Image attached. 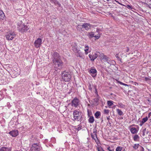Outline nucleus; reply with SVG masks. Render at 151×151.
Wrapping results in <instances>:
<instances>
[{
    "label": "nucleus",
    "instance_id": "obj_1",
    "mask_svg": "<svg viewBox=\"0 0 151 151\" xmlns=\"http://www.w3.org/2000/svg\"><path fill=\"white\" fill-rule=\"evenodd\" d=\"M81 47L77 44L74 43L72 46V50L75 53V55L77 57L82 58L83 55V54L80 50Z\"/></svg>",
    "mask_w": 151,
    "mask_h": 151
},
{
    "label": "nucleus",
    "instance_id": "obj_2",
    "mask_svg": "<svg viewBox=\"0 0 151 151\" xmlns=\"http://www.w3.org/2000/svg\"><path fill=\"white\" fill-rule=\"evenodd\" d=\"M62 78L63 81L69 82L71 78V75L68 71L64 70L62 71L61 73Z\"/></svg>",
    "mask_w": 151,
    "mask_h": 151
},
{
    "label": "nucleus",
    "instance_id": "obj_3",
    "mask_svg": "<svg viewBox=\"0 0 151 151\" xmlns=\"http://www.w3.org/2000/svg\"><path fill=\"white\" fill-rule=\"evenodd\" d=\"M73 116L74 121H79L81 120L82 115L81 113L76 110L73 111Z\"/></svg>",
    "mask_w": 151,
    "mask_h": 151
},
{
    "label": "nucleus",
    "instance_id": "obj_4",
    "mask_svg": "<svg viewBox=\"0 0 151 151\" xmlns=\"http://www.w3.org/2000/svg\"><path fill=\"white\" fill-rule=\"evenodd\" d=\"M54 55H56V56H58V57L57 58H54L52 61L53 63L55 65L61 68L63 65V63L60 59L58 58L59 54L57 52H55L54 53Z\"/></svg>",
    "mask_w": 151,
    "mask_h": 151
},
{
    "label": "nucleus",
    "instance_id": "obj_5",
    "mask_svg": "<svg viewBox=\"0 0 151 151\" xmlns=\"http://www.w3.org/2000/svg\"><path fill=\"white\" fill-rule=\"evenodd\" d=\"M16 36L14 32H7L5 35V37L8 40H12Z\"/></svg>",
    "mask_w": 151,
    "mask_h": 151
},
{
    "label": "nucleus",
    "instance_id": "obj_6",
    "mask_svg": "<svg viewBox=\"0 0 151 151\" xmlns=\"http://www.w3.org/2000/svg\"><path fill=\"white\" fill-rule=\"evenodd\" d=\"M146 69L145 68H143L141 70V73H143L144 74L141 75V73L139 74V76L141 79H143V80H145L146 81H147L150 80L148 77H147L145 76L146 72Z\"/></svg>",
    "mask_w": 151,
    "mask_h": 151
},
{
    "label": "nucleus",
    "instance_id": "obj_7",
    "mask_svg": "<svg viewBox=\"0 0 151 151\" xmlns=\"http://www.w3.org/2000/svg\"><path fill=\"white\" fill-rule=\"evenodd\" d=\"M80 104V101L77 97H75L71 102V106L75 108L77 107Z\"/></svg>",
    "mask_w": 151,
    "mask_h": 151
},
{
    "label": "nucleus",
    "instance_id": "obj_8",
    "mask_svg": "<svg viewBox=\"0 0 151 151\" xmlns=\"http://www.w3.org/2000/svg\"><path fill=\"white\" fill-rule=\"evenodd\" d=\"M41 148L39 145L35 143L32 145L30 150L31 151H40Z\"/></svg>",
    "mask_w": 151,
    "mask_h": 151
},
{
    "label": "nucleus",
    "instance_id": "obj_9",
    "mask_svg": "<svg viewBox=\"0 0 151 151\" xmlns=\"http://www.w3.org/2000/svg\"><path fill=\"white\" fill-rule=\"evenodd\" d=\"M91 136L92 139L95 140L96 143L97 144L98 143L99 141L97 136L96 129H93V133L91 134Z\"/></svg>",
    "mask_w": 151,
    "mask_h": 151
},
{
    "label": "nucleus",
    "instance_id": "obj_10",
    "mask_svg": "<svg viewBox=\"0 0 151 151\" xmlns=\"http://www.w3.org/2000/svg\"><path fill=\"white\" fill-rule=\"evenodd\" d=\"M42 43V39L40 38H38L37 40H35L34 42V45L36 48L40 47Z\"/></svg>",
    "mask_w": 151,
    "mask_h": 151
},
{
    "label": "nucleus",
    "instance_id": "obj_11",
    "mask_svg": "<svg viewBox=\"0 0 151 151\" xmlns=\"http://www.w3.org/2000/svg\"><path fill=\"white\" fill-rule=\"evenodd\" d=\"M91 61H94L98 57V54L97 52H93L92 54H90L88 55Z\"/></svg>",
    "mask_w": 151,
    "mask_h": 151
},
{
    "label": "nucleus",
    "instance_id": "obj_12",
    "mask_svg": "<svg viewBox=\"0 0 151 151\" xmlns=\"http://www.w3.org/2000/svg\"><path fill=\"white\" fill-rule=\"evenodd\" d=\"M29 29V27L26 25H25L24 24L22 25V27H21L19 30L20 32H26Z\"/></svg>",
    "mask_w": 151,
    "mask_h": 151
},
{
    "label": "nucleus",
    "instance_id": "obj_13",
    "mask_svg": "<svg viewBox=\"0 0 151 151\" xmlns=\"http://www.w3.org/2000/svg\"><path fill=\"white\" fill-rule=\"evenodd\" d=\"M92 25L89 23H85L82 25V27L86 30H88L90 29Z\"/></svg>",
    "mask_w": 151,
    "mask_h": 151
},
{
    "label": "nucleus",
    "instance_id": "obj_14",
    "mask_svg": "<svg viewBox=\"0 0 151 151\" xmlns=\"http://www.w3.org/2000/svg\"><path fill=\"white\" fill-rule=\"evenodd\" d=\"M9 134L13 137H16L18 134V131L17 130H14L10 131Z\"/></svg>",
    "mask_w": 151,
    "mask_h": 151
},
{
    "label": "nucleus",
    "instance_id": "obj_15",
    "mask_svg": "<svg viewBox=\"0 0 151 151\" xmlns=\"http://www.w3.org/2000/svg\"><path fill=\"white\" fill-rule=\"evenodd\" d=\"M101 59L102 60H104V61H106L108 63L110 60L109 58L107 56L104 55L103 54L101 55Z\"/></svg>",
    "mask_w": 151,
    "mask_h": 151
},
{
    "label": "nucleus",
    "instance_id": "obj_16",
    "mask_svg": "<svg viewBox=\"0 0 151 151\" xmlns=\"http://www.w3.org/2000/svg\"><path fill=\"white\" fill-rule=\"evenodd\" d=\"M11 147H2L0 149V151H11Z\"/></svg>",
    "mask_w": 151,
    "mask_h": 151
},
{
    "label": "nucleus",
    "instance_id": "obj_17",
    "mask_svg": "<svg viewBox=\"0 0 151 151\" xmlns=\"http://www.w3.org/2000/svg\"><path fill=\"white\" fill-rule=\"evenodd\" d=\"M5 17V15L4 12L1 10H0V19L4 20Z\"/></svg>",
    "mask_w": 151,
    "mask_h": 151
},
{
    "label": "nucleus",
    "instance_id": "obj_18",
    "mask_svg": "<svg viewBox=\"0 0 151 151\" xmlns=\"http://www.w3.org/2000/svg\"><path fill=\"white\" fill-rule=\"evenodd\" d=\"M24 24L22 22L21 20H18L17 22V25L18 26V28L19 30V29Z\"/></svg>",
    "mask_w": 151,
    "mask_h": 151
},
{
    "label": "nucleus",
    "instance_id": "obj_19",
    "mask_svg": "<svg viewBox=\"0 0 151 151\" xmlns=\"http://www.w3.org/2000/svg\"><path fill=\"white\" fill-rule=\"evenodd\" d=\"M131 133L132 134L137 133L138 132L136 129L135 127H133L130 129Z\"/></svg>",
    "mask_w": 151,
    "mask_h": 151
},
{
    "label": "nucleus",
    "instance_id": "obj_20",
    "mask_svg": "<svg viewBox=\"0 0 151 151\" xmlns=\"http://www.w3.org/2000/svg\"><path fill=\"white\" fill-rule=\"evenodd\" d=\"M116 111L119 115L121 116H123L124 114L123 112L122 111L119 109H116Z\"/></svg>",
    "mask_w": 151,
    "mask_h": 151
},
{
    "label": "nucleus",
    "instance_id": "obj_21",
    "mask_svg": "<svg viewBox=\"0 0 151 151\" xmlns=\"http://www.w3.org/2000/svg\"><path fill=\"white\" fill-rule=\"evenodd\" d=\"M94 119L93 116H89V119L88 120L89 122L91 123H92L94 122Z\"/></svg>",
    "mask_w": 151,
    "mask_h": 151
},
{
    "label": "nucleus",
    "instance_id": "obj_22",
    "mask_svg": "<svg viewBox=\"0 0 151 151\" xmlns=\"http://www.w3.org/2000/svg\"><path fill=\"white\" fill-rule=\"evenodd\" d=\"M84 51L86 55H87L88 53V50L89 47L88 45H85V47Z\"/></svg>",
    "mask_w": 151,
    "mask_h": 151
},
{
    "label": "nucleus",
    "instance_id": "obj_23",
    "mask_svg": "<svg viewBox=\"0 0 151 151\" xmlns=\"http://www.w3.org/2000/svg\"><path fill=\"white\" fill-rule=\"evenodd\" d=\"M94 34L93 32H89L88 34V36L89 38H92L94 37Z\"/></svg>",
    "mask_w": 151,
    "mask_h": 151
},
{
    "label": "nucleus",
    "instance_id": "obj_24",
    "mask_svg": "<svg viewBox=\"0 0 151 151\" xmlns=\"http://www.w3.org/2000/svg\"><path fill=\"white\" fill-rule=\"evenodd\" d=\"M139 139V137L137 134L135 135L133 139L135 141H138Z\"/></svg>",
    "mask_w": 151,
    "mask_h": 151
},
{
    "label": "nucleus",
    "instance_id": "obj_25",
    "mask_svg": "<svg viewBox=\"0 0 151 151\" xmlns=\"http://www.w3.org/2000/svg\"><path fill=\"white\" fill-rule=\"evenodd\" d=\"M101 112L100 111H96L95 114V117L97 119L99 118V117L101 115Z\"/></svg>",
    "mask_w": 151,
    "mask_h": 151
},
{
    "label": "nucleus",
    "instance_id": "obj_26",
    "mask_svg": "<svg viewBox=\"0 0 151 151\" xmlns=\"http://www.w3.org/2000/svg\"><path fill=\"white\" fill-rule=\"evenodd\" d=\"M113 102L112 101H107V104L109 108L113 104Z\"/></svg>",
    "mask_w": 151,
    "mask_h": 151
},
{
    "label": "nucleus",
    "instance_id": "obj_27",
    "mask_svg": "<svg viewBox=\"0 0 151 151\" xmlns=\"http://www.w3.org/2000/svg\"><path fill=\"white\" fill-rule=\"evenodd\" d=\"M90 73L92 74H94L96 73L97 71L96 69H91L90 71Z\"/></svg>",
    "mask_w": 151,
    "mask_h": 151
},
{
    "label": "nucleus",
    "instance_id": "obj_28",
    "mask_svg": "<svg viewBox=\"0 0 151 151\" xmlns=\"http://www.w3.org/2000/svg\"><path fill=\"white\" fill-rule=\"evenodd\" d=\"M123 148V147H122L120 146H118L116 147V151H121L122 150Z\"/></svg>",
    "mask_w": 151,
    "mask_h": 151
},
{
    "label": "nucleus",
    "instance_id": "obj_29",
    "mask_svg": "<svg viewBox=\"0 0 151 151\" xmlns=\"http://www.w3.org/2000/svg\"><path fill=\"white\" fill-rule=\"evenodd\" d=\"M148 120V117L147 116L145 118H143L142 120V123H145Z\"/></svg>",
    "mask_w": 151,
    "mask_h": 151
},
{
    "label": "nucleus",
    "instance_id": "obj_30",
    "mask_svg": "<svg viewBox=\"0 0 151 151\" xmlns=\"http://www.w3.org/2000/svg\"><path fill=\"white\" fill-rule=\"evenodd\" d=\"M118 106L121 108H123L125 107L124 105L121 103L119 104Z\"/></svg>",
    "mask_w": 151,
    "mask_h": 151
},
{
    "label": "nucleus",
    "instance_id": "obj_31",
    "mask_svg": "<svg viewBox=\"0 0 151 151\" xmlns=\"http://www.w3.org/2000/svg\"><path fill=\"white\" fill-rule=\"evenodd\" d=\"M139 146V144H135L134 146H133V148L134 149H137Z\"/></svg>",
    "mask_w": 151,
    "mask_h": 151
},
{
    "label": "nucleus",
    "instance_id": "obj_32",
    "mask_svg": "<svg viewBox=\"0 0 151 151\" xmlns=\"http://www.w3.org/2000/svg\"><path fill=\"white\" fill-rule=\"evenodd\" d=\"M104 113L106 114H109V110L108 109H104Z\"/></svg>",
    "mask_w": 151,
    "mask_h": 151
},
{
    "label": "nucleus",
    "instance_id": "obj_33",
    "mask_svg": "<svg viewBox=\"0 0 151 151\" xmlns=\"http://www.w3.org/2000/svg\"><path fill=\"white\" fill-rule=\"evenodd\" d=\"M96 38V39H99L100 37V35L99 34H98L97 35L94 36V37Z\"/></svg>",
    "mask_w": 151,
    "mask_h": 151
},
{
    "label": "nucleus",
    "instance_id": "obj_34",
    "mask_svg": "<svg viewBox=\"0 0 151 151\" xmlns=\"http://www.w3.org/2000/svg\"><path fill=\"white\" fill-rule=\"evenodd\" d=\"M92 114L91 111L90 112L88 110V116H90V115Z\"/></svg>",
    "mask_w": 151,
    "mask_h": 151
},
{
    "label": "nucleus",
    "instance_id": "obj_35",
    "mask_svg": "<svg viewBox=\"0 0 151 151\" xmlns=\"http://www.w3.org/2000/svg\"><path fill=\"white\" fill-rule=\"evenodd\" d=\"M107 150L109 151H114V150L113 149L112 150L111 149V148L109 146L108 148H107Z\"/></svg>",
    "mask_w": 151,
    "mask_h": 151
},
{
    "label": "nucleus",
    "instance_id": "obj_36",
    "mask_svg": "<svg viewBox=\"0 0 151 151\" xmlns=\"http://www.w3.org/2000/svg\"><path fill=\"white\" fill-rule=\"evenodd\" d=\"M146 99L149 102H151V99H150L148 97H147L146 98Z\"/></svg>",
    "mask_w": 151,
    "mask_h": 151
},
{
    "label": "nucleus",
    "instance_id": "obj_37",
    "mask_svg": "<svg viewBox=\"0 0 151 151\" xmlns=\"http://www.w3.org/2000/svg\"><path fill=\"white\" fill-rule=\"evenodd\" d=\"M127 7L128 8H131V9L132 8V6L130 5H127Z\"/></svg>",
    "mask_w": 151,
    "mask_h": 151
},
{
    "label": "nucleus",
    "instance_id": "obj_38",
    "mask_svg": "<svg viewBox=\"0 0 151 151\" xmlns=\"http://www.w3.org/2000/svg\"><path fill=\"white\" fill-rule=\"evenodd\" d=\"M110 116H107L106 117V119L108 121H109V120H110Z\"/></svg>",
    "mask_w": 151,
    "mask_h": 151
},
{
    "label": "nucleus",
    "instance_id": "obj_39",
    "mask_svg": "<svg viewBox=\"0 0 151 151\" xmlns=\"http://www.w3.org/2000/svg\"><path fill=\"white\" fill-rule=\"evenodd\" d=\"M117 58H119V57L118 56V54H116V55L115 56Z\"/></svg>",
    "mask_w": 151,
    "mask_h": 151
},
{
    "label": "nucleus",
    "instance_id": "obj_40",
    "mask_svg": "<svg viewBox=\"0 0 151 151\" xmlns=\"http://www.w3.org/2000/svg\"><path fill=\"white\" fill-rule=\"evenodd\" d=\"M118 83L120 84L121 85H123L124 84V83H122V82H120V81H118Z\"/></svg>",
    "mask_w": 151,
    "mask_h": 151
},
{
    "label": "nucleus",
    "instance_id": "obj_41",
    "mask_svg": "<svg viewBox=\"0 0 151 151\" xmlns=\"http://www.w3.org/2000/svg\"><path fill=\"white\" fill-rule=\"evenodd\" d=\"M151 116V112L148 115V118H149Z\"/></svg>",
    "mask_w": 151,
    "mask_h": 151
},
{
    "label": "nucleus",
    "instance_id": "obj_42",
    "mask_svg": "<svg viewBox=\"0 0 151 151\" xmlns=\"http://www.w3.org/2000/svg\"><path fill=\"white\" fill-rule=\"evenodd\" d=\"M144 123H142V122H141L139 124L140 126H142L143 125V124H144Z\"/></svg>",
    "mask_w": 151,
    "mask_h": 151
},
{
    "label": "nucleus",
    "instance_id": "obj_43",
    "mask_svg": "<svg viewBox=\"0 0 151 151\" xmlns=\"http://www.w3.org/2000/svg\"><path fill=\"white\" fill-rule=\"evenodd\" d=\"M134 85H138V83H137V82H134Z\"/></svg>",
    "mask_w": 151,
    "mask_h": 151
},
{
    "label": "nucleus",
    "instance_id": "obj_44",
    "mask_svg": "<svg viewBox=\"0 0 151 151\" xmlns=\"http://www.w3.org/2000/svg\"><path fill=\"white\" fill-rule=\"evenodd\" d=\"M97 150L98 151H100L99 148V147H97Z\"/></svg>",
    "mask_w": 151,
    "mask_h": 151
},
{
    "label": "nucleus",
    "instance_id": "obj_45",
    "mask_svg": "<svg viewBox=\"0 0 151 151\" xmlns=\"http://www.w3.org/2000/svg\"><path fill=\"white\" fill-rule=\"evenodd\" d=\"M123 85L124 86H127V85L126 84H125V83H124V84Z\"/></svg>",
    "mask_w": 151,
    "mask_h": 151
},
{
    "label": "nucleus",
    "instance_id": "obj_46",
    "mask_svg": "<svg viewBox=\"0 0 151 151\" xmlns=\"http://www.w3.org/2000/svg\"><path fill=\"white\" fill-rule=\"evenodd\" d=\"M91 75L92 76H93V77H95L96 76V75H95V76H93V75Z\"/></svg>",
    "mask_w": 151,
    "mask_h": 151
},
{
    "label": "nucleus",
    "instance_id": "obj_47",
    "mask_svg": "<svg viewBox=\"0 0 151 151\" xmlns=\"http://www.w3.org/2000/svg\"><path fill=\"white\" fill-rule=\"evenodd\" d=\"M129 49L128 48H127V51L128 52L129 50Z\"/></svg>",
    "mask_w": 151,
    "mask_h": 151
},
{
    "label": "nucleus",
    "instance_id": "obj_48",
    "mask_svg": "<svg viewBox=\"0 0 151 151\" xmlns=\"http://www.w3.org/2000/svg\"><path fill=\"white\" fill-rule=\"evenodd\" d=\"M140 73H141V75L144 74V73H141V72Z\"/></svg>",
    "mask_w": 151,
    "mask_h": 151
},
{
    "label": "nucleus",
    "instance_id": "obj_49",
    "mask_svg": "<svg viewBox=\"0 0 151 151\" xmlns=\"http://www.w3.org/2000/svg\"><path fill=\"white\" fill-rule=\"evenodd\" d=\"M79 26H80L79 25H78V27H78V28H77V29H78V27H79Z\"/></svg>",
    "mask_w": 151,
    "mask_h": 151
},
{
    "label": "nucleus",
    "instance_id": "obj_50",
    "mask_svg": "<svg viewBox=\"0 0 151 151\" xmlns=\"http://www.w3.org/2000/svg\"><path fill=\"white\" fill-rule=\"evenodd\" d=\"M115 106H113V108L114 109L115 108Z\"/></svg>",
    "mask_w": 151,
    "mask_h": 151
},
{
    "label": "nucleus",
    "instance_id": "obj_51",
    "mask_svg": "<svg viewBox=\"0 0 151 151\" xmlns=\"http://www.w3.org/2000/svg\"><path fill=\"white\" fill-rule=\"evenodd\" d=\"M123 151H126L125 150V149H124L123 150Z\"/></svg>",
    "mask_w": 151,
    "mask_h": 151
},
{
    "label": "nucleus",
    "instance_id": "obj_52",
    "mask_svg": "<svg viewBox=\"0 0 151 151\" xmlns=\"http://www.w3.org/2000/svg\"><path fill=\"white\" fill-rule=\"evenodd\" d=\"M14 151H21V150H15Z\"/></svg>",
    "mask_w": 151,
    "mask_h": 151
},
{
    "label": "nucleus",
    "instance_id": "obj_53",
    "mask_svg": "<svg viewBox=\"0 0 151 151\" xmlns=\"http://www.w3.org/2000/svg\"><path fill=\"white\" fill-rule=\"evenodd\" d=\"M135 125L134 124H133V125H132V126H134Z\"/></svg>",
    "mask_w": 151,
    "mask_h": 151
},
{
    "label": "nucleus",
    "instance_id": "obj_54",
    "mask_svg": "<svg viewBox=\"0 0 151 151\" xmlns=\"http://www.w3.org/2000/svg\"><path fill=\"white\" fill-rule=\"evenodd\" d=\"M53 0H50V1H53Z\"/></svg>",
    "mask_w": 151,
    "mask_h": 151
},
{
    "label": "nucleus",
    "instance_id": "obj_55",
    "mask_svg": "<svg viewBox=\"0 0 151 151\" xmlns=\"http://www.w3.org/2000/svg\"><path fill=\"white\" fill-rule=\"evenodd\" d=\"M102 151H104V150H103Z\"/></svg>",
    "mask_w": 151,
    "mask_h": 151
}]
</instances>
